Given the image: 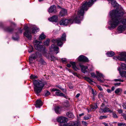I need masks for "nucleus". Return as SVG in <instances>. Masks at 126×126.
Segmentation results:
<instances>
[{"instance_id":"f257e3e1","label":"nucleus","mask_w":126,"mask_h":126,"mask_svg":"<svg viewBox=\"0 0 126 126\" xmlns=\"http://www.w3.org/2000/svg\"><path fill=\"white\" fill-rule=\"evenodd\" d=\"M119 9L116 8V10H112L110 13L111 19L109 22V24L113 29L116 28L121 22L124 25H126V19L123 20V12L122 11L119 10Z\"/></svg>"},{"instance_id":"f03ea898","label":"nucleus","mask_w":126,"mask_h":126,"mask_svg":"<svg viewBox=\"0 0 126 126\" xmlns=\"http://www.w3.org/2000/svg\"><path fill=\"white\" fill-rule=\"evenodd\" d=\"M33 43L34 45V47L36 50L40 51L43 50L42 52V54L46 56L47 58H49L50 56L51 61H53L56 59V58L54 56L50 55V54L47 53L44 49V47L40 44L42 43L41 42L35 40L33 41Z\"/></svg>"},{"instance_id":"7ed1b4c3","label":"nucleus","mask_w":126,"mask_h":126,"mask_svg":"<svg viewBox=\"0 0 126 126\" xmlns=\"http://www.w3.org/2000/svg\"><path fill=\"white\" fill-rule=\"evenodd\" d=\"M34 84V92L38 96L42 91L45 85L47 84L46 81L39 80H35L33 81Z\"/></svg>"},{"instance_id":"20e7f679","label":"nucleus","mask_w":126,"mask_h":126,"mask_svg":"<svg viewBox=\"0 0 126 126\" xmlns=\"http://www.w3.org/2000/svg\"><path fill=\"white\" fill-rule=\"evenodd\" d=\"M86 11L87 8H78L76 12L77 16H74L73 17V21L76 23H79L82 20L83 18V16L85 10Z\"/></svg>"},{"instance_id":"39448f33","label":"nucleus","mask_w":126,"mask_h":126,"mask_svg":"<svg viewBox=\"0 0 126 126\" xmlns=\"http://www.w3.org/2000/svg\"><path fill=\"white\" fill-rule=\"evenodd\" d=\"M66 37L65 34L64 33L63 34L61 38H58L56 39H53L52 40V41L54 43H57L58 46H61L63 44L62 42L66 41Z\"/></svg>"},{"instance_id":"423d86ee","label":"nucleus","mask_w":126,"mask_h":126,"mask_svg":"<svg viewBox=\"0 0 126 126\" xmlns=\"http://www.w3.org/2000/svg\"><path fill=\"white\" fill-rule=\"evenodd\" d=\"M97 75L96 76L95 74L94 73H91V77L93 78H96L98 81H100V82H104V81L101 79L102 78H103L104 76L102 74L99 73L97 71H96Z\"/></svg>"},{"instance_id":"0eeeda50","label":"nucleus","mask_w":126,"mask_h":126,"mask_svg":"<svg viewBox=\"0 0 126 126\" xmlns=\"http://www.w3.org/2000/svg\"><path fill=\"white\" fill-rule=\"evenodd\" d=\"M73 19L72 20L70 19H68L65 18H63L60 21L59 24L60 25L66 26L68 25L69 24L72 23Z\"/></svg>"},{"instance_id":"6e6552de","label":"nucleus","mask_w":126,"mask_h":126,"mask_svg":"<svg viewBox=\"0 0 126 126\" xmlns=\"http://www.w3.org/2000/svg\"><path fill=\"white\" fill-rule=\"evenodd\" d=\"M24 29L25 31L24 33V35L28 39L31 40V39L32 35L30 30L28 29V26L26 25L24 26Z\"/></svg>"},{"instance_id":"1a4fd4ad","label":"nucleus","mask_w":126,"mask_h":126,"mask_svg":"<svg viewBox=\"0 0 126 126\" xmlns=\"http://www.w3.org/2000/svg\"><path fill=\"white\" fill-rule=\"evenodd\" d=\"M105 104L104 103H102L101 105V108L99 110L100 112L102 113L107 112H109L110 113L112 112V111L111 110L105 107Z\"/></svg>"},{"instance_id":"9d476101","label":"nucleus","mask_w":126,"mask_h":126,"mask_svg":"<svg viewBox=\"0 0 126 126\" xmlns=\"http://www.w3.org/2000/svg\"><path fill=\"white\" fill-rule=\"evenodd\" d=\"M117 58L121 61L126 62V52H122L117 56Z\"/></svg>"},{"instance_id":"9b49d317","label":"nucleus","mask_w":126,"mask_h":126,"mask_svg":"<svg viewBox=\"0 0 126 126\" xmlns=\"http://www.w3.org/2000/svg\"><path fill=\"white\" fill-rule=\"evenodd\" d=\"M68 121V119L66 117H60L57 119L58 122L60 123V126H61V124H65L64 123Z\"/></svg>"},{"instance_id":"f8f14e48","label":"nucleus","mask_w":126,"mask_h":126,"mask_svg":"<svg viewBox=\"0 0 126 126\" xmlns=\"http://www.w3.org/2000/svg\"><path fill=\"white\" fill-rule=\"evenodd\" d=\"M126 29V26L123 25H120L117 28L118 32L119 33H122Z\"/></svg>"},{"instance_id":"ddd939ff","label":"nucleus","mask_w":126,"mask_h":126,"mask_svg":"<svg viewBox=\"0 0 126 126\" xmlns=\"http://www.w3.org/2000/svg\"><path fill=\"white\" fill-rule=\"evenodd\" d=\"M50 51L52 52L53 51L57 52H56L57 54L59 52L58 51L59 50V48L57 46H55L54 44H53L52 45L51 47L50 48Z\"/></svg>"},{"instance_id":"4468645a","label":"nucleus","mask_w":126,"mask_h":126,"mask_svg":"<svg viewBox=\"0 0 126 126\" xmlns=\"http://www.w3.org/2000/svg\"><path fill=\"white\" fill-rule=\"evenodd\" d=\"M78 60L81 62H87L88 61V60L87 58L83 55H81L78 57Z\"/></svg>"},{"instance_id":"2eb2a0df","label":"nucleus","mask_w":126,"mask_h":126,"mask_svg":"<svg viewBox=\"0 0 126 126\" xmlns=\"http://www.w3.org/2000/svg\"><path fill=\"white\" fill-rule=\"evenodd\" d=\"M48 19L50 21L56 22L58 20V16L56 15H54L48 18Z\"/></svg>"},{"instance_id":"dca6fc26","label":"nucleus","mask_w":126,"mask_h":126,"mask_svg":"<svg viewBox=\"0 0 126 126\" xmlns=\"http://www.w3.org/2000/svg\"><path fill=\"white\" fill-rule=\"evenodd\" d=\"M39 54L38 52H36L35 54L32 55L31 57H29L30 62L33 61V60L35 59L36 57H38V55Z\"/></svg>"},{"instance_id":"f3484780","label":"nucleus","mask_w":126,"mask_h":126,"mask_svg":"<svg viewBox=\"0 0 126 126\" xmlns=\"http://www.w3.org/2000/svg\"><path fill=\"white\" fill-rule=\"evenodd\" d=\"M55 94L57 96H63L66 98H67V96L63 93L61 92L59 90V91H56L55 92Z\"/></svg>"},{"instance_id":"a211bd4d","label":"nucleus","mask_w":126,"mask_h":126,"mask_svg":"<svg viewBox=\"0 0 126 126\" xmlns=\"http://www.w3.org/2000/svg\"><path fill=\"white\" fill-rule=\"evenodd\" d=\"M79 66L80 67L81 71L83 73H85L87 71V69L88 67L87 66H85L83 65L79 64Z\"/></svg>"},{"instance_id":"6ab92c4d","label":"nucleus","mask_w":126,"mask_h":126,"mask_svg":"<svg viewBox=\"0 0 126 126\" xmlns=\"http://www.w3.org/2000/svg\"><path fill=\"white\" fill-rule=\"evenodd\" d=\"M42 105V102L41 100L38 99L37 100L35 104V106L36 108H39Z\"/></svg>"},{"instance_id":"aec40b11","label":"nucleus","mask_w":126,"mask_h":126,"mask_svg":"<svg viewBox=\"0 0 126 126\" xmlns=\"http://www.w3.org/2000/svg\"><path fill=\"white\" fill-rule=\"evenodd\" d=\"M22 30H21L20 29H19L18 30V32L17 33H16L15 34L16 36V37H15L14 36L13 37V39L14 40H17L19 38V37L18 36V35L19 33H22Z\"/></svg>"},{"instance_id":"412c9836","label":"nucleus","mask_w":126,"mask_h":126,"mask_svg":"<svg viewBox=\"0 0 126 126\" xmlns=\"http://www.w3.org/2000/svg\"><path fill=\"white\" fill-rule=\"evenodd\" d=\"M112 5L113 6L115 7L116 8H119L121 7L120 6L118 3L115 0H113V1L111 2Z\"/></svg>"},{"instance_id":"4be33fe9","label":"nucleus","mask_w":126,"mask_h":126,"mask_svg":"<svg viewBox=\"0 0 126 126\" xmlns=\"http://www.w3.org/2000/svg\"><path fill=\"white\" fill-rule=\"evenodd\" d=\"M67 11L64 9L63 8L60 12V14L62 16H64L67 14Z\"/></svg>"},{"instance_id":"5701e85b","label":"nucleus","mask_w":126,"mask_h":126,"mask_svg":"<svg viewBox=\"0 0 126 126\" xmlns=\"http://www.w3.org/2000/svg\"><path fill=\"white\" fill-rule=\"evenodd\" d=\"M97 0H90L89 2L86 3V5L88 7H90Z\"/></svg>"},{"instance_id":"b1692460","label":"nucleus","mask_w":126,"mask_h":126,"mask_svg":"<svg viewBox=\"0 0 126 126\" xmlns=\"http://www.w3.org/2000/svg\"><path fill=\"white\" fill-rule=\"evenodd\" d=\"M70 63L72 65V68L75 70L77 71L79 69V68L77 67L76 65L75 62H70Z\"/></svg>"},{"instance_id":"393cba45","label":"nucleus","mask_w":126,"mask_h":126,"mask_svg":"<svg viewBox=\"0 0 126 126\" xmlns=\"http://www.w3.org/2000/svg\"><path fill=\"white\" fill-rule=\"evenodd\" d=\"M56 113L60 114L61 110V108L58 106L56 107L54 109Z\"/></svg>"},{"instance_id":"a878e982","label":"nucleus","mask_w":126,"mask_h":126,"mask_svg":"<svg viewBox=\"0 0 126 126\" xmlns=\"http://www.w3.org/2000/svg\"><path fill=\"white\" fill-rule=\"evenodd\" d=\"M39 31V29L36 27H34L32 28V33H36Z\"/></svg>"},{"instance_id":"bb28decb","label":"nucleus","mask_w":126,"mask_h":126,"mask_svg":"<svg viewBox=\"0 0 126 126\" xmlns=\"http://www.w3.org/2000/svg\"><path fill=\"white\" fill-rule=\"evenodd\" d=\"M120 68H119L118 69L121 76L122 77H126V72L123 71L121 72L120 71Z\"/></svg>"},{"instance_id":"cd10ccee","label":"nucleus","mask_w":126,"mask_h":126,"mask_svg":"<svg viewBox=\"0 0 126 126\" xmlns=\"http://www.w3.org/2000/svg\"><path fill=\"white\" fill-rule=\"evenodd\" d=\"M67 116L69 118H73L74 117L73 114L71 112H68L66 113Z\"/></svg>"},{"instance_id":"c85d7f7f","label":"nucleus","mask_w":126,"mask_h":126,"mask_svg":"<svg viewBox=\"0 0 126 126\" xmlns=\"http://www.w3.org/2000/svg\"><path fill=\"white\" fill-rule=\"evenodd\" d=\"M48 11L49 13H55L57 12V11L56 8H49Z\"/></svg>"},{"instance_id":"c756f323","label":"nucleus","mask_w":126,"mask_h":126,"mask_svg":"<svg viewBox=\"0 0 126 126\" xmlns=\"http://www.w3.org/2000/svg\"><path fill=\"white\" fill-rule=\"evenodd\" d=\"M46 36L45 35L44 33H42L39 37V40H43L46 38Z\"/></svg>"},{"instance_id":"7c9ffc66","label":"nucleus","mask_w":126,"mask_h":126,"mask_svg":"<svg viewBox=\"0 0 126 126\" xmlns=\"http://www.w3.org/2000/svg\"><path fill=\"white\" fill-rule=\"evenodd\" d=\"M107 54L108 56L111 57L113 56L115 54V53L111 51L108 52Z\"/></svg>"},{"instance_id":"2f4dec72","label":"nucleus","mask_w":126,"mask_h":126,"mask_svg":"<svg viewBox=\"0 0 126 126\" xmlns=\"http://www.w3.org/2000/svg\"><path fill=\"white\" fill-rule=\"evenodd\" d=\"M5 30L6 31L11 32L13 30V29L10 27H7L5 28Z\"/></svg>"},{"instance_id":"473e14b6","label":"nucleus","mask_w":126,"mask_h":126,"mask_svg":"<svg viewBox=\"0 0 126 126\" xmlns=\"http://www.w3.org/2000/svg\"><path fill=\"white\" fill-rule=\"evenodd\" d=\"M91 107L92 109L95 110L97 108V107L96 104H94L91 105Z\"/></svg>"},{"instance_id":"72a5a7b5","label":"nucleus","mask_w":126,"mask_h":126,"mask_svg":"<svg viewBox=\"0 0 126 126\" xmlns=\"http://www.w3.org/2000/svg\"><path fill=\"white\" fill-rule=\"evenodd\" d=\"M72 123L74 126H79L80 124L79 122H76Z\"/></svg>"},{"instance_id":"f704fd0d","label":"nucleus","mask_w":126,"mask_h":126,"mask_svg":"<svg viewBox=\"0 0 126 126\" xmlns=\"http://www.w3.org/2000/svg\"><path fill=\"white\" fill-rule=\"evenodd\" d=\"M121 68L122 69L126 70V64L124 63H122L121 65Z\"/></svg>"},{"instance_id":"c9c22d12","label":"nucleus","mask_w":126,"mask_h":126,"mask_svg":"<svg viewBox=\"0 0 126 126\" xmlns=\"http://www.w3.org/2000/svg\"><path fill=\"white\" fill-rule=\"evenodd\" d=\"M56 87H58L59 89H61L63 91V92L66 93V90H65L63 88H62L60 86H59L57 85L56 86Z\"/></svg>"},{"instance_id":"e433bc0d","label":"nucleus","mask_w":126,"mask_h":126,"mask_svg":"<svg viewBox=\"0 0 126 126\" xmlns=\"http://www.w3.org/2000/svg\"><path fill=\"white\" fill-rule=\"evenodd\" d=\"M49 39L47 40L44 42V44L46 46H48L49 44Z\"/></svg>"},{"instance_id":"4c0bfd02","label":"nucleus","mask_w":126,"mask_h":126,"mask_svg":"<svg viewBox=\"0 0 126 126\" xmlns=\"http://www.w3.org/2000/svg\"><path fill=\"white\" fill-rule=\"evenodd\" d=\"M37 78H38V77L36 76L31 75L30 76V78L31 79H37Z\"/></svg>"},{"instance_id":"58836bf2","label":"nucleus","mask_w":126,"mask_h":126,"mask_svg":"<svg viewBox=\"0 0 126 126\" xmlns=\"http://www.w3.org/2000/svg\"><path fill=\"white\" fill-rule=\"evenodd\" d=\"M90 118V115H88L87 116H85L84 117V120H88Z\"/></svg>"},{"instance_id":"ea45409f","label":"nucleus","mask_w":126,"mask_h":126,"mask_svg":"<svg viewBox=\"0 0 126 126\" xmlns=\"http://www.w3.org/2000/svg\"><path fill=\"white\" fill-rule=\"evenodd\" d=\"M121 90V89L120 88H118L115 91V93L116 94H118L120 92Z\"/></svg>"},{"instance_id":"a19ab883","label":"nucleus","mask_w":126,"mask_h":126,"mask_svg":"<svg viewBox=\"0 0 126 126\" xmlns=\"http://www.w3.org/2000/svg\"><path fill=\"white\" fill-rule=\"evenodd\" d=\"M107 116L103 115V116H100L99 117V118L100 119H103L106 118H107Z\"/></svg>"},{"instance_id":"79ce46f5","label":"nucleus","mask_w":126,"mask_h":126,"mask_svg":"<svg viewBox=\"0 0 126 126\" xmlns=\"http://www.w3.org/2000/svg\"><path fill=\"white\" fill-rule=\"evenodd\" d=\"M117 125L119 126H124L125 125V124L123 123H119Z\"/></svg>"},{"instance_id":"37998d69","label":"nucleus","mask_w":126,"mask_h":126,"mask_svg":"<svg viewBox=\"0 0 126 126\" xmlns=\"http://www.w3.org/2000/svg\"><path fill=\"white\" fill-rule=\"evenodd\" d=\"M112 116L114 118H118V117L116 114L114 113H113Z\"/></svg>"},{"instance_id":"c03bdc74","label":"nucleus","mask_w":126,"mask_h":126,"mask_svg":"<svg viewBox=\"0 0 126 126\" xmlns=\"http://www.w3.org/2000/svg\"><path fill=\"white\" fill-rule=\"evenodd\" d=\"M51 92H53L55 91H59V90L56 88H53L51 89Z\"/></svg>"},{"instance_id":"a18cd8bd","label":"nucleus","mask_w":126,"mask_h":126,"mask_svg":"<svg viewBox=\"0 0 126 126\" xmlns=\"http://www.w3.org/2000/svg\"><path fill=\"white\" fill-rule=\"evenodd\" d=\"M33 48L32 47H31L28 50V51L29 53L32 52L33 51Z\"/></svg>"},{"instance_id":"49530a36","label":"nucleus","mask_w":126,"mask_h":126,"mask_svg":"<svg viewBox=\"0 0 126 126\" xmlns=\"http://www.w3.org/2000/svg\"><path fill=\"white\" fill-rule=\"evenodd\" d=\"M82 124L83 125H85V126H87V122L85 121H82Z\"/></svg>"},{"instance_id":"de8ad7c7","label":"nucleus","mask_w":126,"mask_h":126,"mask_svg":"<svg viewBox=\"0 0 126 126\" xmlns=\"http://www.w3.org/2000/svg\"><path fill=\"white\" fill-rule=\"evenodd\" d=\"M87 81L88 82L90 83H91V82H93V81L92 80L88 78L87 80Z\"/></svg>"},{"instance_id":"09e8293b","label":"nucleus","mask_w":126,"mask_h":126,"mask_svg":"<svg viewBox=\"0 0 126 126\" xmlns=\"http://www.w3.org/2000/svg\"><path fill=\"white\" fill-rule=\"evenodd\" d=\"M114 80L116 81H121V82H123L124 81L123 80H122L120 79H115Z\"/></svg>"},{"instance_id":"8fccbe9b","label":"nucleus","mask_w":126,"mask_h":126,"mask_svg":"<svg viewBox=\"0 0 126 126\" xmlns=\"http://www.w3.org/2000/svg\"><path fill=\"white\" fill-rule=\"evenodd\" d=\"M50 94V93L48 91H47V92L45 94V95L46 96H48Z\"/></svg>"},{"instance_id":"3c124183","label":"nucleus","mask_w":126,"mask_h":126,"mask_svg":"<svg viewBox=\"0 0 126 126\" xmlns=\"http://www.w3.org/2000/svg\"><path fill=\"white\" fill-rule=\"evenodd\" d=\"M97 87L100 91H102L103 90L102 89L100 86L98 85H97Z\"/></svg>"},{"instance_id":"603ef678","label":"nucleus","mask_w":126,"mask_h":126,"mask_svg":"<svg viewBox=\"0 0 126 126\" xmlns=\"http://www.w3.org/2000/svg\"><path fill=\"white\" fill-rule=\"evenodd\" d=\"M123 107L124 109H126V102L123 104Z\"/></svg>"},{"instance_id":"864d4df0","label":"nucleus","mask_w":126,"mask_h":126,"mask_svg":"<svg viewBox=\"0 0 126 126\" xmlns=\"http://www.w3.org/2000/svg\"><path fill=\"white\" fill-rule=\"evenodd\" d=\"M121 84V83H117L114 84V85L115 86H119Z\"/></svg>"},{"instance_id":"5fc2aeb1","label":"nucleus","mask_w":126,"mask_h":126,"mask_svg":"<svg viewBox=\"0 0 126 126\" xmlns=\"http://www.w3.org/2000/svg\"><path fill=\"white\" fill-rule=\"evenodd\" d=\"M118 111L120 113H121L123 112L122 110L121 109L118 110Z\"/></svg>"},{"instance_id":"6e6d98bb","label":"nucleus","mask_w":126,"mask_h":126,"mask_svg":"<svg viewBox=\"0 0 126 126\" xmlns=\"http://www.w3.org/2000/svg\"><path fill=\"white\" fill-rule=\"evenodd\" d=\"M56 7L55 5H53L51 6L50 8H56Z\"/></svg>"},{"instance_id":"4d7b16f0","label":"nucleus","mask_w":126,"mask_h":126,"mask_svg":"<svg viewBox=\"0 0 126 126\" xmlns=\"http://www.w3.org/2000/svg\"><path fill=\"white\" fill-rule=\"evenodd\" d=\"M72 74L75 76H78L77 73L73 72H72Z\"/></svg>"},{"instance_id":"13d9d810","label":"nucleus","mask_w":126,"mask_h":126,"mask_svg":"<svg viewBox=\"0 0 126 126\" xmlns=\"http://www.w3.org/2000/svg\"><path fill=\"white\" fill-rule=\"evenodd\" d=\"M62 61L64 63L66 62V60L65 59H62Z\"/></svg>"},{"instance_id":"bf43d9fd","label":"nucleus","mask_w":126,"mask_h":126,"mask_svg":"<svg viewBox=\"0 0 126 126\" xmlns=\"http://www.w3.org/2000/svg\"><path fill=\"white\" fill-rule=\"evenodd\" d=\"M80 94H77L76 96V98H78V97L79 96H80Z\"/></svg>"},{"instance_id":"052dcab7","label":"nucleus","mask_w":126,"mask_h":126,"mask_svg":"<svg viewBox=\"0 0 126 126\" xmlns=\"http://www.w3.org/2000/svg\"><path fill=\"white\" fill-rule=\"evenodd\" d=\"M107 92L108 93H110L111 92V91L110 89H107Z\"/></svg>"},{"instance_id":"680f3d73","label":"nucleus","mask_w":126,"mask_h":126,"mask_svg":"<svg viewBox=\"0 0 126 126\" xmlns=\"http://www.w3.org/2000/svg\"><path fill=\"white\" fill-rule=\"evenodd\" d=\"M115 89V87L114 86H112V87L111 88V90L112 91H113Z\"/></svg>"},{"instance_id":"e2e57ef3","label":"nucleus","mask_w":126,"mask_h":126,"mask_svg":"<svg viewBox=\"0 0 126 126\" xmlns=\"http://www.w3.org/2000/svg\"><path fill=\"white\" fill-rule=\"evenodd\" d=\"M67 67H71V65L70 64H68L67 65Z\"/></svg>"},{"instance_id":"0e129e2a","label":"nucleus","mask_w":126,"mask_h":126,"mask_svg":"<svg viewBox=\"0 0 126 126\" xmlns=\"http://www.w3.org/2000/svg\"><path fill=\"white\" fill-rule=\"evenodd\" d=\"M84 115V113H82L81 114H80L79 115V116H81L82 115Z\"/></svg>"},{"instance_id":"69168bd1","label":"nucleus","mask_w":126,"mask_h":126,"mask_svg":"<svg viewBox=\"0 0 126 126\" xmlns=\"http://www.w3.org/2000/svg\"><path fill=\"white\" fill-rule=\"evenodd\" d=\"M104 124L105 126H109L108 124L106 123H104Z\"/></svg>"},{"instance_id":"338daca9","label":"nucleus","mask_w":126,"mask_h":126,"mask_svg":"<svg viewBox=\"0 0 126 126\" xmlns=\"http://www.w3.org/2000/svg\"><path fill=\"white\" fill-rule=\"evenodd\" d=\"M108 1H109V2H110V1L111 2H112V1H113V0H107Z\"/></svg>"},{"instance_id":"774afa93","label":"nucleus","mask_w":126,"mask_h":126,"mask_svg":"<svg viewBox=\"0 0 126 126\" xmlns=\"http://www.w3.org/2000/svg\"><path fill=\"white\" fill-rule=\"evenodd\" d=\"M124 93L125 94H126V91H124Z\"/></svg>"}]
</instances>
